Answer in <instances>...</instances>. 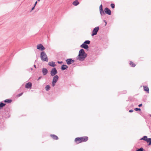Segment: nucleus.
Returning a JSON list of instances; mask_svg holds the SVG:
<instances>
[{"label": "nucleus", "mask_w": 151, "mask_h": 151, "mask_svg": "<svg viewBox=\"0 0 151 151\" xmlns=\"http://www.w3.org/2000/svg\"><path fill=\"white\" fill-rule=\"evenodd\" d=\"M99 27H96L94 28L92 32V33L91 34V36H93L94 35H96L99 30Z\"/></svg>", "instance_id": "obj_7"}, {"label": "nucleus", "mask_w": 151, "mask_h": 151, "mask_svg": "<svg viewBox=\"0 0 151 151\" xmlns=\"http://www.w3.org/2000/svg\"><path fill=\"white\" fill-rule=\"evenodd\" d=\"M37 48L38 49L40 50L41 51H43L45 49V48L41 44L37 45Z\"/></svg>", "instance_id": "obj_8"}, {"label": "nucleus", "mask_w": 151, "mask_h": 151, "mask_svg": "<svg viewBox=\"0 0 151 151\" xmlns=\"http://www.w3.org/2000/svg\"><path fill=\"white\" fill-rule=\"evenodd\" d=\"M111 7L112 8V9H114V8L115 7V5L114 4H111Z\"/></svg>", "instance_id": "obj_25"}, {"label": "nucleus", "mask_w": 151, "mask_h": 151, "mask_svg": "<svg viewBox=\"0 0 151 151\" xmlns=\"http://www.w3.org/2000/svg\"><path fill=\"white\" fill-rule=\"evenodd\" d=\"M48 65L50 66L54 67L56 66L55 63L54 62H50L48 63Z\"/></svg>", "instance_id": "obj_12"}, {"label": "nucleus", "mask_w": 151, "mask_h": 151, "mask_svg": "<svg viewBox=\"0 0 151 151\" xmlns=\"http://www.w3.org/2000/svg\"><path fill=\"white\" fill-rule=\"evenodd\" d=\"M147 136H144L140 140H143L145 141H146V139H147Z\"/></svg>", "instance_id": "obj_23"}, {"label": "nucleus", "mask_w": 151, "mask_h": 151, "mask_svg": "<svg viewBox=\"0 0 151 151\" xmlns=\"http://www.w3.org/2000/svg\"><path fill=\"white\" fill-rule=\"evenodd\" d=\"M146 141H147V142L149 143L148 145H151V138H147Z\"/></svg>", "instance_id": "obj_18"}, {"label": "nucleus", "mask_w": 151, "mask_h": 151, "mask_svg": "<svg viewBox=\"0 0 151 151\" xmlns=\"http://www.w3.org/2000/svg\"><path fill=\"white\" fill-rule=\"evenodd\" d=\"M90 41L88 40H87L85 41L83 43H84V44H89L90 43Z\"/></svg>", "instance_id": "obj_24"}, {"label": "nucleus", "mask_w": 151, "mask_h": 151, "mask_svg": "<svg viewBox=\"0 0 151 151\" xmlns=\"http://www.w3.org/2000/svg\"><path fill=\"white\" fill-rule=\"evenodd\" d=\"M40 58L43 61L47 62L48 61V58L47 55L44 51H42L41 52Z\"/></svg>", "instance_id": "obj_4"}, {"label": "nucleus", "mask_w": 151, "mask_h": 151, "mask_svg": "<svg viewBox=\"0 0 151 151\" xmlns=\"http://www.w3.org/2000/svg\"><path fill=\"white\" fill-rule=\"evenodd\" d=\"M63 63V62L62 61H61V62H60V61H58V63H59V64H60V63Z\"/></svg>", "instance_id": "obj_32"}, {"label": "nucleus", "mask_w": 151, "mask_h": 151, "mask_svg": "<svg viewBox=\"0 0 151 151\" xmlns=\"http://www.w3.org/2000/svg\"><path fill=\"white\" fill-rule=\"evenodd\" d=\"M32 86V84L31 83L29 82L26 84L25 87L27 88H31Z\"/></svg>", "instance_id": "obj_11"}, {"label": "nucleus", "mask_w": 151, "mask_h": 151, "mask_svg": "<svg viewBox=\"0 0 151 151\" xmlns=\"http://www.w3.org/2000/svg\"><path fill=\"white\" fill-rule=\"evenodd\" d=\"M41 76H40V77H39L38 78V80H39L40 79H41Z\"/></svg>", "instance_id": "obj_36"}, {"label": "nucleus", "mask_w": 151, "mask_h": 151, "mask_svg": "<svg viewBox=\"0 0 151 151\" xmlns=\"http://www.w3.org/2000/svg\"><path fill=\"white\" fill-rule=\"evenodd\" d=\"M99 11L100 14L101 16L105 14V13L109 15H111V11L107 7H106L104 9V12L102 6L101 4L99 6Z\"/></svg>", "instance_id": "obj_2"}, {"label": "nucleus", "mask_w": 151, "mask_h": 151, "mask_svg": "<svg viewBox=\"0 0 151 151\" xmlns=\"http://www.w3.org/2000/svg\"><path fill=\"white\" fill-rule=\"evenodd\" d=\"M58 78L59 77L58 75H55L54 76L52 82V86L54 87L55 85V84L58 80Z\"/></svg>", "instance_id": "obj_5"}, {"label": "nucleus", "mask_w": 151, "mask_h": 151, "mask_svg": "<svg viewBox=\"0 0 151 151\" xmlns=\"http://www.w3.org/2000/svg\"><path fill=\"white\" fill-rule=\"evenodd\" d=\"M144 90L147 92V93H149V88L147 86H143Z\"/></svg>", "instance_id": "obj_13"}, {"label": "nucleus", "mask_w": 151, "mask_h": 151, "mask_svg": "<svg viewBox=\"0 0 151 151\" xmlns=\"http://www.w3.org/2000/svg\"><path fill=\"white\" fill-rule=\"evenodd\" d=\"M68 68V66L65 65H63L61 66V69L62 70H64Z\"/></svg>", "instance_id": "obj_14"}, {"label": "nucleus", "mask_w": 151, "mask_h": 151, "mask_svg": "<svg viewBox=\"0 0 151 151\" xmlns=\"http://www.w3.org/2000/svg\"><path fill=\"white\" fill-rule=\"evenodd\" d=\"M37 1H36L34 4V6H35L37 4Z\"/></svg>", "instance_id": "obj_33"}, {"label": "nucleus", "mask_w": 151, "mask_h": 151, "mask_svg": "<svg viewBox=\"0 0 151 151\" xmlns=\"http://www.w3.org/2000/svg\"><path fill=\"white\" fill-rule=\"evenodd\" d=\"M79 4V3L77 0H76L75 1H73V4L75 6H77L78 4Z\"/></svg>", "instance_id": "obj_16"}, {"label": "nucleus", "mask_w": 151, "mask_h": 151, "mask_svg": "<svg viewBox=\"0 0 151 151\" xmlns=\"http://www.w3.org/2000/svg\"><path fill=\"white\" fill-rule=\"evenodd\" d=\"M150 116L151 117V114L150 115Z\"/></svg>", "instance_id": "obj_39"}, {"label": "nucleus", "mask_w": 151, "mask_h": 151, "mask_svg": "<svg viewBox=\"0 0 151 151\" xmlns=\"http://www.w3.org/2000/svg\"><path fill=\"white\" fill-rule=\"evenodd\" d=\"M88 137H77L75 139V141L78 143L82 142H85L88 140Z\"/></svg>", "instance_id": "obj_3"}, {"label": "nucleus", "mask_w": 151, "mask_h": 151, "mask_svg": "<svg viewBox=\"0 0 151 151\" xmlns=\"http://www.w3.org/2000/svg\"><path fill=\"white\" fill-rule=\"evenodd\" d=\"M12 101V100L9 99H6L4 101V102L5 103H10Z\"/></svg>", "instance_id": "obj_19"}, {"label": "nucleus", "mask_w": 151, "mask_h": 151, "mask_svg": "<svg viewBox=\"0 0 151 151\" xmlns=\"http://www.w3.org/2000/svg\"><path fill=\"white\" fill-rule=\"evenodd\" d=\"M42 72L43 75H46L48 73V71L47 69L43 68L42 69Z\"/></svg>", "instance_id": "obj_9"}, {"label": "nucleus", "mask_w": 151, "mask_h": 151, "mask_svg": "<svg viewBox=\"0 0 151 151\" xmlns=\"http://www.w3.org/2000/svg\"><path fill=\"white\" fill-rule=\"evenodd\" d=\"M71 61L72 63L75 62V60H72V59L71 58Z\"/></svg>", "instance_id": "obj_29"}, {"label": "nucleus", "mask_w": 151, "mask_h": 151, "mask_svg": "<svg viewBox=\"0 0 151 151\" xmlns=\"http://www.w3.org/2000/svg\"><path fill=\"white\" fill-rule=\"evenodd\" d=\"M142 106V104H141L138 105V106L139 107H140Z\"/></svg>", "instance_id": "obj_31"}, {"label": "nucleus", "mask_w": 151, "mask_h": 151, "mask_svg": "<svg viewBox=\"0 0 151 151\" xmlns=\"http://www.w3.org/2000/svg\"><path fill=\"white\" fill-rule=\"evenodd\" d=\"M50 136L54 139L57 140L58 139V137L55 135L51 134Z\"/></svg>", "instance_id": "obj_15"}, {"label": "nucleus", "mask_w": 151, "mask_h": 151, "mask_svg": "<svg viewBox=\"0 0 151 151\" xmlns=\"http://www.w3.org/2000/svg\"><path fill=\"white\" fill-rule=\"evenodd\" d=\"M40 0H38V1H39Z\"/></svg>", "instance_id": "obj_38"}, {"label": "nucleus", "mask_w": 151, "mask_h": 151, "mask_svg": "<svg viewBox=\"0 0 151 151\" xmlns=\"http://www.w3.org/2000/svg\"><path fill=\"white\" fill-rule=\"evenodd\" d=\"M87 54L85 52L84 50L82 49L79 52V54L77 58V60L83 61L87 56Z\"/></svg>", "instance_id": "obj_1"}, {"label": "nucleus", "mask_w": 151, "mask_h": 151, "mask_svg": "<svg viewBox=\"0 0 151 151\" xmlns=\"http://www.w3.org/2000/svg\"><path fill=\"white\" fill-rule=\"evenodd\" d=\"M34 67H35V68H36V65H34Z\"/></svg>", "instance_id": "obj_37"}, {"label": "nucleus", "mask_w": 151, "mask_h": 151, "mask_svg": "<svg viewBox=\"0 0 151 151\" xmlns=\"http://www.w3.org/2000/svg\"><path fill=\"white\" fill-rule=\"evenodd\" d=\"M129 64L130 65H131L132 67H134L136 65L132 61L130 62Z\"/></svg>", "instance_id": "obj_20"}, {"label": "nucleus", "mask_w": 151, "mask_h": 151, "mask_svg": "<svg viewBox=\"0 0 151 151\" xmlns=\"http://www.w3.org/2000/svg\"><path fill=\"white\" fill-rule=\"evenodd\" d=\"M35 6H34L32 8V10H33V9H35Z\"/></svg>", "instance_id": "obj_34"}, {"label": "nucleus", "mask_w": 151, "mask_h": 151, "mask_svg": "<svg viewBox=\"0 0 151 151\" xmlns=\"http://www.w3.org/2000/svg\"><path fill=\"white\" fill-rule=\"evenodd\" d=\"M58 71L56 68H53L51 70L50 74L52 76H55V75H56Z\"/></svg>", "instance_id": "obj_6"}, {"label": "nucleus", "mask_w": 151, "mask_h": 151, "mask_svg": "<svg viewBox=\"0 0 151 151\" xmlns=\"http://www.w3.org/2000/svg\"><path fill=\"white\" fill-rule=\"evenodd\" d=\"M104 21L105 22V25H106L107 24L105 20H104Z\"/></svg>", "instance_id": "obj_35"}, {"label": "nucleus", "mask_w": 151, "mask_h": 151, "mask_svg": "<svg viewBox=\"0 0 151 151\" xmlns=\"http://www.w3.org/2000/svg\"><path fill=\"white\" fill-rule=\"evenodd\" d=\"M6 105L4 103L2 102H0V108Z\"/></svg>", "instance_id": "obj_22"}, {"label": "nucleus", "mask_w": 151, "mask_h": 151, "mask_svg": "<svg viewBox=\"0 0 151 151\" xmlns=\"http://www.w3.org/2000/svg\"><path fill=\"white\" fill-rule=\"evenodd\" d=\"M134 110L136 111H140L141 109L139 108H136L134 109Z\"/></svg>", "instance_id": "obj_27"}, {"label": "nucleus", "mask_w": 151, "mask_h": 151, "mask_svg": "<svg viewBox=\"0 0 151 151\" xmlns=\"http://www.w3.org/2000/svg\"><path fill=\"white\" fill-rule=\"evenodd\" d=\"M23 93H22L20 94H18L17 95V97H20V96H21L22 94H23Z\"/></svg>", "instance_id": "obj_28"}, {"label": "nucleus", "mask_w": 151, "mask_h": 151, "mask_svg": "<svg viewBox=\"0 0 151 151\" xmlns=\"http://www.w3.org/2000/svg\"><path fill=\"white\" fill-rule=\"evenodd\" d=\"M80 46L81 47L83 48L86 49H87L88 48V45L87 44H84V43L82 44Z\"/></svg>", "instance_id": "obj_10"}, {"label": "nucleus", "mask_w": 151, "mask_h": 151, "mask_svg": "<svg viewBox=\"0 0 151 151\" xmlns=\"http://www.w3.org/2000/svg\"><path fill=\"white\" fill-rule=\"evenodd\" d=\"M71 60V58L68 59L66 60V62L67 64L70 65L72 64Z\"/></svg>", "instance_id": "obj_17"}, {"label": "nucleus", "mask_w": 151, "mask_h": 151, "mask_svg": "<svg viewBox=\"0 0 151 151\" xmlns=\"http://www.w3.org/2000/svg\"><path fill=\"white\" fill-rule=\"evenodd\" d=\"M133 111V110L132 109L130 110L129 111V112H132Z\"/></svg>", "instance_id": "obj_30"}, {"label": "nucleus", "mask_w": 151, "mask_h": 151, "mask_svg": "<svg viewBox=\"0 0 151 151\" xmlns=\"http://www.w3.org/2000/svg\"><path fill=\"white\" fill-rule=\"evenodd\" d=\"M143 148L142 147L137 150L136 151H143Z\"/></svg>", "instance_id": "obj_26"}, {"label": "nucleus", "mask_w": 151, "mask_h": 151, "mask_svg": "<svg viewBox=\"0 0 151 151\" xmlns=\"http://www.w3.org/2000/svg\"><path fill=\"white\" fill-rule=\"evenodd\" d=\"M50 88V86L49 85H46L45 87L46 90L47 91H49Z\"/></svg>", "instance_id": "obj_21"}]
</instances>
